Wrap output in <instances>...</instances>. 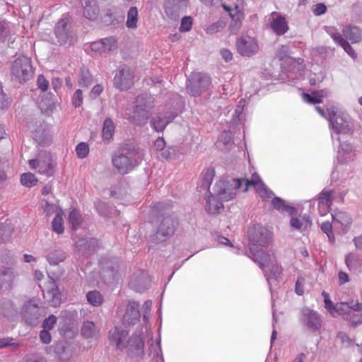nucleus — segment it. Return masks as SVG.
<instances>
[{"label": "nucleus", "instance_id": "1", "mask_svg": "<svg viewBox=\"0 0 362 362\" xmlns=\"http://www.w3.org/2000/svg\"><path fill=\"white\" fill-rule=\"evenodd\" d=\"M250 257L262 269L268 284L276 280L281 274L282 268L277 263L273 251H266L264 247L272 240V233L267 228L260 225H254L249 228Z\"/></svg>", "mask_w": 362, "mask_h": 362}, {"label": "nucleus", "instance_id": "2", "mask_svg": "<svg viewBox=\"0 0 362 362\" xmlns=\"http://www.w3.org/2000/svg\"><path fill=\"white\" fill-rule=\"evenodd\" d=\"M245 178L221 179L213 187V192L206 197V210L209 213H217L223 208V202L233 199L238 191L242 192Z\"/></svg>", "mask_w": 362, "mask_h": 362}, {"label": "nucleus", "instance_id": "3", "mask_svg": "<svg viewBox=\"0 0 362 362\" xmlns=\"http://www.w3.org/2000/svg\"><path fill=\"white\" fill-rule=\"evenodd\" d=\"M322 296L324 298L325 307L332 317L342 315L353 325L362 324V303L351 300L334 304L327 292L323 291Z\"/></svg>", "mask_w": 362, "mask_h": 362}, {"label": "nucleus", "instance_id": "4", "mask_svg": "<svg viewBox=\"0 0 362 362\" xmlns=\"http://www.w3.org/2000/svg\"><path fill=\"white\" fill-rule=\"evenodd\" d=\"M127 335L128 332L127 331L115 327L110 331L109 339L117 349H126L130 356H142L144 355V342L141 334L135 335L126 341Z\"/></svg>", "mask_w": 362, "mask_h": 362}, {"label": "nucleus", "instance_id": "5", "mask_svg": "<svg viewBox=\"0 0 362 362\" xmlns=\"http://www.w3.org/2000/svg\"><path fill=\"white\" fill-rule=\"evenodd\" d=\"M290 50L287 45H282L278 50L277 56L280 60H285L282 64L283 69L287 73L291 81L301 79L305 76V66L302 59H294L289 57Z\"/></svg>", "mask_w": 362, "mask_h": 362}, {"label": "nucleus", "instance_id": "6", "mask_svg": "<svg viewBox=\"0 0 362 362\" xmlns=\"http://www.w3.org/2000/svg\"><path fill=\"white\" fill-rule=\"evenodd\" d=\"M142 156L136 150L122 148L112 158L114 167L121 174H127L141 161Z\"/></svg>", "mask_w": 362, "mask_h": 362}, {"label": "nucleus", "instance_id": "7", "mask_svg": "<svg viewBox=\"0 0 362 362\" xmlns=\"http://www.w3.org/2000/svg\"><path fill=\"white\" fill-rule=\"evenodd\" d=\"M153 106L154 99L151 95L147 93L140 95L136 98V106L133 112L131 113L127 110L124 113V117L137 124L144 123Z\"/></svg>", "mask_w": 362, "mask_h": 362}, {"label": "nucleus", "instance_id": "8", "mask_svg": "<svg viewBox=\"0 0 362 362\" xmlns=\"http://www.w3.org/2000/svg\"><path fill=\"white\" fill-rule=\"evenodd\" d=\"M329 126L337 134H350L354 131V121L345 111L331 110L329 113Z\"/></svg>", "mask_w": 362, "mask_h": 362}, {"label": "nucleus", "instance_id": "9", "mask_svg": "<svg viewBox=\"0 0 362 362\" xmlns=\"http://www.w3.org/2000/svg\"><path fill=\"white\" fill-rule=\"evenodd\" d=\"M30 169L47 176H52L54 171L56 163L52 155L45 151H40L35 158L28 161Z\"/></svg>", "mask_w": 362, "mask_h": 362}, {"label": "nucleus", "instance_id": "10", "mask_svg": "<svg viewBox=\"0 0 362 362\" xmlns=\"http://www.w3.org/2000/svg\"><path fill=\"white\" fill-rule=\"evenodd\" d=\"M31 59L25 56L17 57L12 64L11 73L19 82H25L33 77Z\"/></svg>", "mask_w": 362, "mask_h": 362}, {"label": "nucleus", "instance_id": "11", "mask_svg": "<svg viewBox=\"0 0 362 362\" xmlns=\"http://www.w3.org/2000/svg\"><path fill=\"white\" fill-rule=\"evenodd\" d=\"M211 84L210 77L202 73H192L188 79L187 89L192 96H198L208 89Z\"/></svg>", "mask_w": 362, "mask_h": 362}, {"label": "nucleus", "instance_id": "12", "mask_svg": "<svg viewBox=\"0 0 362 362\" xmlns=\"http://www.w3.org/2000/svg\"><path fill=\"white\" fill-rule=\"evenodd\" d=\"M250 186H253L258 194V195L264 200L272 199L274 193L264 185L258 174L254 173L252 175L251 180L245 178L244 187H243L242 192L247 191Z\"/></svg>", "mask_w": 362, "mask_h": 362}, {"label": "nucleus", "instance_id": "13", "mask_svg": "<svg viewBox=\"0 0 362 362\" xmlns=\"http://www.w3.org/2000/svg\"><path fill=\"white\" fill-rule=\"evenodd\" d=\"M133 72L131 69L122 65L119 68L114 78V84L116 88L124 90L129 89L133 85Z\"/></svg>", "mask_w": 362, "mask_h": 362}, {"label": "nucleus", "instance_id": "14", "mask_svg": "<svg viewBox=\"0 0 362 362\" xmlns=\"http://www.w3.org/2000/svg\"><path fill=\"white\" fill-rule=\"evenodd\" d=\"M237 49L242 56L250 57L256 54L259 46L255 38L249 35H243L237 40Z\"/></svg>", "mask_w": 362, "mask_h": 362}, {"label": "nucleus", "instance_id": "15", "mask_svg": "<svg viewBox=\"0 0 362 362\" xmlns=\"http://www.w3.org/2000/svg\"><path fill=\"white\" fill-rule=\"evenodd\" d=\"M300 321L304 326L312 331H317L321 327L322 320L320 315L308 308L302 310Z\"/></svg>", "mask_w": 362, "mask_h": 362}, {"label": "nucleus", "instance_id": "16", "mask_svg": "<svg viewBox=\"0 0 362 362\" xmlns=\"http://www.w3.org/2000/svg\"><path fill=\"white\" fill-rule=\"evenodd\" d=\"M89 47L95 53L110 52L117 48V40L114 37H105L92 42Z\"/></svg>", "mask_w": 362, "mask_h": 362}, {"label": "nucleus", "instance_id": "17", "mask_svg": "<svg viewBox=\"0 0 362 362\" xmlns=\"http://www.w3.org/2000/svg\"><path fill=\"white\" fill-rule=\"evenodd\" d=\"M68 22L67 18H62L55 27V35L61 45L72 44L74 42V38L67 28Z\"/></svg>", "mask_w": 362, "mask_h": 362}, {"label": "nucleus", "instance_id": "18", "mask_svg": "<svg viewBox=\"0 0 362 362\" xmlns=\"http://www.w3.org/2000/svg\"><path fill=\"white\" fill-rule=\"evenodd\" d=\"M43 291L45 300L52 306L58 307L62 303V295L58 287L55 285L54 279L50 278L47 291Z\"/></svg>", "mask_w": 362, "mask_h": 362}, {"label": "nucleus", "instance_id": "19", "mask_svg": "<svg viewBox=\"0 0 362 362\" xmlns=\"http://www.w3.org/2000/svg\"><path fill=\"white\" fill-rule=\"evenodd\" d=\"M176 116L177 113L175 112L166 111L153 117L151 121V126L155 131L162 132Z\"/></svg>", "mask_w": 362, "mask_h": 362}, {"label": "nucleus", "instance_id": "20", "mask_svg": "<svg viewBox=\"0 0 362 362\" xmlns=\"http://www.w3.org/2000/svg\"><path fill=\"white\" fill-rule=\"evenodd\" d=\"M344 263L349 272L356 275L362 274V257L359 254L355 252L347 253L344 256Z\"/></svg>", "mask_w": 362, "mask_h": 362}, {"label": "nucleus", "instance_id": "21", "mask_svg": "<svg viewBox=\"0 0 362 362\" xmlns=\"http://www.w3.org/2000/svg\"><path fill=\"white\" fill-rule=\"evenodd\" d=\"M18 274L13 269L6 267H0V289L11 288Z\"/></svg>", "mask_w": 362, "mask_h": 362}, {"label": "nucleus", "instance_id": "22", "mask_svg": "<svg viewBox=\"0 0 362 362\" xmlns=\"http://www.w3.org/2000/svg\"><path fill=\"white\" fill-rule=\"evenodd\" d=\"M317 200L320 214L326 215L329 212L333 202V191L324 189L318 195Z\"/></svg>", "mask_w": 362, "mask_h": 362}, {"label": "nucleus", "instance_id": "23", "mask_svg": "<svg viewBox=\"0 0 362 362\" xmlns=\"http://www.w3.org/2000/svg\"><path fill=\"white\" fill-rule=\"evenodd\" d=\"M23 317L27 323L35 325L40 316L38 305L36 300H32L25 303L23 308Z\"/></svg>", "mask_w": 362, "mask_h": 362}, {"label": "nucleus", "instance_id": "24", "mask_svg": "<svg viewBox=\"0 0 362 362\" xmlns=\"http://www.w3.org/2000/svg\"><path fill=\"white\" fill-rule=\"evenodd\" d=\"M175 221L171 217H165L160 223L156 238L159 241L164 240V238L172 235L175 231Z\"/></svg>", "mask_w": 362, "mask_h": 362}, {"label": "nucleus", "instance_id": "25", "mask_svg": "<svg viewBox=\"0 0 362 362\" xmlns=\"http://www.w3.org/2000/svg\"><path fill=\"white\" fill-rule=\"evenodd\" d=\"M221 6L223 10L228 13L229 16L245 17V10L247 8L246 0H235L233 6L226 4H223Z\"/></svg>", "mask_w": 362, "mask_h": 362}, {"label": "nucleus", "instance_id": "26", "mask_svg": "<svg viewBox=\"0 0 362 362\" xmlns=\"http://www.w3.org/2000/svg\"><path fill=\"white\" fill-rule=\"evenodd\" d=\"M270 26L272 30L278 35H284L288 29L286 18L279 14L273 13L271 16Z\"/></svg>", "mask_w": 362, "mask_h": 362}, {"label": "nucleus", "instance_id": "27", "mask_svg": "<svg viewBox=\"0 0 362 362\" xmlns=\"http://www.w3.org/2000/svg\"><path fill=\"white\" fill-rule=\"evenodd\" d=\"M139 303L135 301L129 302L127 305V312L124 315V322L128 325H134L139 321L140 313L139 311Z\"/></svg>", "mask_w": 362, "mask_h": 362}, {"label": "nucleus", "instance_id": "28", "mask_svg": "<svg viewBox=\"0 0 362 362\" xmlns=\"http://www.w3.org/2000/svg\"><path fill=\"white\" fill-rule=\"evenodd\" d=\"M291 215L292 216L290 220V226L293 230L303 232L311 226V221L306 214L298 216H294L293 214Z\"/></svg>", "mask_w": 362, "mask_h": 362}, {"label": "nucleus", "instance_id": "29", "mask_svg": "<svg viewBox=\"0 0 362 362\" xmlns=\"http://www.w3.org/2000/svg\"><path fill=\"white\" fill-rule=\"evenodd\" d=\"M342 34L352 43H357L362 39V31L356 26L346 25L342 30Z\"/></svg>", "mask_w": 362, "mask_h": 362}, {"label": "nucleus", "instance_id": "30", "mask_svg": "<svg viewBox=\"0 0 362 362\" xmlns=\"http://www.w3.org/2000/svg\"><path fill=\"white\" fill-rule=\"evenodd\" d=\"M81 334L86 339H97L100 335V328L93 322H85L81 328Z\"/></svg>", "mask_w": 362, "mask_h": 362}, {"label": "nucleus", "instance_id": "31", "mask_svg": "<svg viewBox=\"0 0 362 362\" xmlns=\"http://www.w3.org/2000/svg\"><path fill=\"white\" fill-rule=\"evenodd\" d=\"M334 224L339 223L343 229L347 230L351 224L352 220L350 216L344 211H337L332 214Z\"/></svg>", "mask_w": 362, "mask_h": 362}, {"label": "nucleus", "instance_id": "32", "mask_svg": "<svg viewBox=\"0 0 362 362\" xmlns=\"http://www.w3.org/2000/svg\"><path fill=\"white\" fill-rule=\"evenodd\" d=\"M186 6L187 0H166L165 3V13L173 16L174 13L178 12Z\"/></svg>", "mask_w": 362, "mask_h": 362}, {"label": "nucleus", "instance_id": "33", "mask_svg": "<svg viewBox=\"0 0 362 362\" xmlns=\"http://www.w3.org/2000/svg\"><path fill=\"white\" fill-rule=\"evenodd\" d=\"M84 9V16L89 20H95L98 16V8L90 0H81Z\"/></svg>", "mask_w": 362, "mask_h": 362}, {"label": "nucleus", "instance_id": "34", "mask_svg": "<svg viewBox=\"0 0 362 362\" xmlns=\"http://www.w3.org/2000/svg\"><path fill=\"white\" fill-rule=\"evenodd\" d=\"M45 258L50 265H57L66 259V255L64 251L56 249L47 252Z\"/></svg>", "mask_w": 362, "mask_h": 362}, {"label": "nucleus", "instance_id": "35", "mask_svg": "<svg viewBox=\"0 0 362 362\" xmlns=\"http://www.w3.org/2000/svg\"><path fill=\"white\" fill-rule=\"evenodd\" d=\"M327 95V91L321 90L320 91L314 92L311 95L308 93L303 94V99L305 102L311 104L320 103L323 97Z\"/></svg>", "mask_w": 362, "mask_h": 362}, {"label": "nucleus", "instance_id": "36", "mask_svg": "<svg viewBox=\"0 0 362 362\" xmlns=\"http://www.w3.org/2000/svg\"><path fill=\"white\" fill-rule=\"evenodd\" d=\"M115 132V124L110 118H107L103 123V138L105 141H110Z\"/></svg>", "mask_w": 362, "mask_h": 362}, {"label": "nucleus", "instance_id": "37", "mask_svg": "<svg viewBox=\"0 0 362 362\" xmlns=\"http://www.w3.org/2000/svg\"><path fill=\"white\" fill-rule=\"evenodd\" d=\"M272 203L274 209L280 211H287L290 214H293L295 211V209L292 206H288L285 201L279 197H273L272 199Z\"/></svg>", "mask_w": 362, "mask_h": 362}, {"label": "nucleus", "instance_id": "38", "mask_svg": "<svg viewBox=\"0 0 362 362\" xmlns=\"http://www.w3.org/2000/svg\"><path fill=\"white\" fill-rule=\"evenodd\" d=\"M86 298L88 303L95 307H98L102 305L104 300L103 296L98 291L88 292Z\"/></svg>", "mask_w": 362, "mask_h": 362}, {"label": "nucleus", "instance_id": "39", "mask_svg": "<svg viewBox=\"0 0 362 362\" xmlns=\"http://www.w3.org/2000/svg\"><path fill=\"white\" fill-rule=\"evenodd\" d=\"M13 42L11 36L10 24L6 22H0V42Z\"/></svg>", "mask_w": 362, "mask_h": 362}, {"label": "nucleus", "instance_id": "40", "mask_svg": "<svg viewBox=\"0 0 362 362\" xmlns=\"http://www.w3.org/2000/svg\"><path fill=\"white\" fill-rule=\"evenodd\" d=\"M138 21V11L136 7H131L127 13L126 25L129 28H136Z\"/></svg>", "mask_w": 362, "mask_h": 362}, {"label": "nucleus", "instance_id": "41", "mask_svg": "<svg viewBox=\"0 0 362 362\" xmlns=\"http://www.w3.org/2000/svg\"><path fill=\"white\" fill-rule=\"evenodd\" d=\"M63 211H59V214H57L54 220L52 223V227L53 231L58 234H61L64 232V225H63Z\"/></svg>", "mask_w": 362, "mask_h": 362}, {"label": "nucleus", "instance_id": "42", "mask_svg": "<svg viewBox=\"0 0 362 362\" xmlns=\"http://www.w3.org/2000/svg\"><path fill=\"white\" fill-rule=\"evenodd\" d=\"M149 349L151 352L149 355H152V358L154 359L156 362H163V359L159 342L151 344Z\"/></svg>", "mask_w": 362, "mask_h": 362}, {"label": "nucleus", "instance_id": "43", "mask_svg": "<svg viewBox=\"0 0 362 362\" xmlns=\"http://www.w3.org/2000/svg\"><path fill=\"white\" fill-rule=\"evenodd\" d=\"M231 22L229 25V30L232 34H236L242 27L243 21L245 18L238 16H230Z\"/></svg>", "mask_w": 362, "mask_h": 362}, {"label": "nucleus", "instance_id": "44", "mask_svg": "<svg viewBox=\"0 0 362 362\" xmlns=\"http://www.w3.org/2000/svg\"><path fill=\"white\" fill-rule=\"evenodd\" d=\"M37 178L35 175L31 173H23L21 177V182L27 187L34 186L37 182Z\"/></svg>", "mask_w": 362, "mask_h": 362}, {"label": "nucleus", "instance_id": "45", "mask_svg": "<svg viewBox=\"0 0 362 362\" xmlns=\"http://www.w3.org/2000/svg\"><path fill=\"white\" fill-rule=\"evenodd\" d=\"M327 33L332 38V40L337 44L340 45L345 39L342 37L341 35L338 32L337 29L332 26L325 27Z\"/></svg>", "mask_w": 362, "mask_h": 362}, {"label": "nucleus", "instance_id": "46", "mask_svg": "<svg viewBox=\"0 0 362 362\" xmlns=\"http://www.w3.org/2000/svg\"><path fill=\"white\" fill-rule=\"evenodd\" d=\"M214 177V170L213 169H207L204 174L201 187L205 190H209Z\"/></svg>", "mask_w": 362, "mask_h": 362}, {"label": "nucleus", "instance_id": "47", "mask_svg": "<svg viewBox=\"0 0 362 362\" xmlns=\"http://www.w3.org/2000/svg\"><path fill=\"white\" fill-rule=\"evenodd\" d=\"M42 208L44 210V212L46 213L47 216H49L52 214H59V211H62V210L55 204H51L47 201L43 200L41 203Z\"/></svg>", "mask_w": 362, "mask_h": 362}, {"label": "nucleus", "instance_id": "48", "mask_svg": "<svg viewBox=\"0 0 362 362\" xmlns=\"http://www.w3.org/2000/svg\"><path fill=\"white\" fill-rule=\"evenodd\" d=\"M69 222L74 229L78 228L81 223V216L78 211L73 209L69 216Z\"/></svg>", "mask_w": 362, "mask_h": 362}, {"label": "nucleus", "instance_id": "49", "mask_svg": "<svg viewBox=\"0 0 362 362\" xmlns=\"http://www.w3.org/2000/svg\"><path fill=\"white\" fill-rule=\"evenodd\" d=\"M339 149L341 151L344 152L346 155H351L354 157L357 154V150L354 147V146L347 141H344L340 144Z\"/></svg>", "mask_w": 362, "mask_h": 362}, {"label": "nucleus", "instance_id": "50", "mask_svg": "<svg viewBox=\"0 0 362 362\" xmlns=\"http://www.w3.org/2000/svg\"><path fill=\"white\" fill-rule=\"evenodd\" d=\"M0 312L6 317H9L13 313L16 312V308L12 302L7 300L0 305Z\"/></svg>", "mask_w": 362, "mask_h": 362}, {"label": "nucleus", "instance_id": "51", "mask_svg": "<svg viewBox=\"0 0 362 362\" xmlns=\"http://www.w3.org/2000/svg\"><path fill=\"white\" fill-rule=\"evenodd\" d=\"M34 136L37 142L42 144H47L50 141V134L49 131H44L43 133L41 134L40 130H37Z\"/></svg>", "mask_w": 362, "mask_h": 362}, {"label": "nucleus", "instance_id": "52", "mask_svg": "<svg viewBox=\"0 0 362 362\" xmlns=\"http://www.w3.org/2000/svg\"><path fill=\"white\" fill-rule=\"evenodd\" d=\"M322 230L327 234L329 241L331 243H334L335 241V238L334 233L332 232V224L329 222H324L321 225Z\"/></svg>", "mask_w": 362, "mask_h": 362}, {"label": "nucleus", "instance_id": "53", "mask_svg": "<svg viewBox=\"0 0 362 362\" xmlns=\"http://www.w3.org/2000/svg\"><path fill=\"white\" fill-rule=\"evenodd\" d=\"M77 156L80 158H86L89 153V147L86 143L81 142L76 148Z\"/></svg>", "mask_w": 362, "mask_h": 362}, {"label": "nucleus", "instance_id": "54", "mask_svg": "<svg viewBox=\"0 0 362 362\" xmlns=\"http://www.w3.org/2000/svg\"><path fill=\"white\" fill-rule=\"evenodd\" d=\"M223 23L221 21H218L208 25L206 28L205 30L207 34L211 35L221 31L223 28Z\"/></svg>", "mask_w": 362, "mask_h": 362}, {"label": "nucleus", "instance_id": "55", "mask_svg": "<svg viewBox=\"0 0 362 362\" xmlns=\"http://www.w3.org/2000/svg\"><path fill=\"white\" fill-rule=\"evenodd\" d=\"M92 83V77L88 71H81L79 84L81 86H88Z\"/></svg>", "mask_w": 362, "mask_h": 362}, {"label": "nucleus", "instance_id": "56", "mask_svg": "<svg viewBox=\"0 0 362 362\" xmlns=\"http://www.w3.org/2000/svg\"><path fill=\"white\" fill-rule=\"evenodd\" d=\"M96 243V240L91 238L89 240H81L76 243V247L79 251H83V250H91L90 245L95 244Z\"/></svg>", "mask_w": 362, "mask_h": 362}, {"label": "nucleus", "instance_id": "57", "mask_svg": "<svg viewBox=\"0 0 362 362\" xmlns=\"http://www.w3.org/2000/svg\"><path fill=\"white\" fill-rule=\"evenodd\" d=\"M344 50L354 59H356L357 54L353 49V47L349 45L346 40L342 41V42L339 45Z\"/></svg>", "mask_w": 362, "mask_h": 362}, {"label": "nucleus", "instance_id": "58", "mask_svg": "<svg viewBox=\"0 0 362 362\" xmlns=\"http://www.w3.org/2000/svg\"><path fill=\"white\" fill-rule=\"evenodd\" d=\"M192 25V18L189 16L184 17L182 19L180 30L182 32H187L191 29Z\"/></svg>", "mask_w": 362, "mask_h": 362}, {"label": "nucleus", "instance_id": "59", "mask_svg": "<svg viewBox=\"0 0 362 362\" xmlns=\"http://www.w3.org/2000/svg\"><path fill=\"white\" fill-rule=\"evenodd\" d=\"M72 103L75 107H80L83 103V95L82 91L80 89H78L74 93L72 98Z\"/></svg>", "mask_w": 362, "mask_h": 362}, {"label": "nucleus", "instance_id": "60", "mask_svg": "<svg viewBox=\"0 0 362 362\" xmlns=\"http://www.w3.org/2000/svg\"><path fill=\"white\" fill-rule=\"evenodd\" d=\"M305 283V279L303 276H299L296 282L295 291L296 293L302 296L304 293V284Z\"/></svg>", "mask_w": 362, "mask_h": 362}, {"label": "nucleus", "instance_id": "61", "mask_svg": "<svg viewBox=\"0 0 362 362\" xmlns=\"http://www.w3.org/2000/svg\"><path fill=\"white\" fill-rule=\"evenodd\" d=\"M37 84L38 88L42 92L46 91L49 87V82L43 75L38 76Z\"/></svg>", "mask_w": 362, "mask_h": 362}, {"label": "nucleus", "instance_id": "62", "mask_svg": "<svg viewBox=\"0 0 362 362\" xmlns=\"http://www.w3.org/2000/svg\"><path fill=\"white\" fill-rule=\"evenodd\" d=\"M11 229L0 226V243H4L11 235Z\"/></svg>", "mask_w": 362, "mask_h": 362}, {"label": "nucleus", "instance_id": "63", "mask_svg": "<svg viewBox=\"0 0 362 362\" xmlns=\"http://www.w3.org/2000/svg\"><path fill=\"white\" fill-rule=\"evenodd\" d=\"M57 322V317L54 315H50L48 318L45 319L43 322V328L45 329H52L54 325Z\"/></svg>", "mask_w": 362, "mask_h": 362}, {"label": "nucleus", "instance_id": "64", "mask_svg": "<svg viewBox=\"0 0 362 362\" xmlns=\"http://www.w3.org/2000/svg\"><path fill=\"white\" fill-rule=\"evenodd\" d=\"M338 338L340 339L341 343L345 346H349L352 344L353 341L352 339L345 333L344 332H339L337 335Z\"/></svg>", "mask_w": 362, "mask_h": 362}]
</instances>
